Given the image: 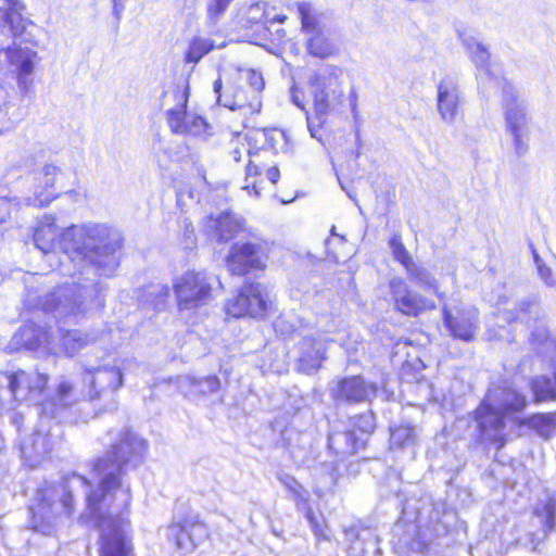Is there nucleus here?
Masks as SVG:
<instances>
[{"label":"nucleus","mask_w":556,"mask_h":556,"mask_svg":"<svg viewBox=\"0 0 556 556\" xmlns=\"http://www.w3.org/2000/svg\"><path fill=\"white\" fill-rule=\"evenodd\" d=\"M292 98H293V102H294L298 106H300L301 109H303V110H304V104L299 102V90H295V91L293 92Z\"/></svg>","instance_id":"obj_45"},{"label":"nucleus","mask_w":556,"mask_h":556,"mask_svg":"<svg viewBox=\"0 0 556 556\" xmlns=\"http://www.w3.org/2000/svg\"><path fill=\"white\" fill-rule=\"evenodd\" d=\"M175 105L165 113L166 122L174 135L199 137L206 135L208 124L204 117L188 112L189 86H175L172 89Z\"/></svg>","instance_id":"obj_11"},{"label":"nucleus","mask_w":556,"mask_h":556,"mask_svg":"<svg viewBox=\"0 0 556 556\" xmlns=\"http://www.w3.org/2000/svg\"><path fill=\"white\" fill-rule=\"evenodd\" d=\"M199 392L203 395L214 394L220 390V380L216 375L205 376L198 381Z\"/></svg>","instance_id":"obj_37"},{"label":"nucleus","mask_w":556,"mask_h":556,"mask_svg":"<svg viewBox=\"0 0 556 556\" xmlns=\"http://www.w3.org/2000/svg\"><path fill=\"white\" fill-rule=\"evenodd\" d=\"M173 528L179 546L191 545L194 547L207 535V526L199 518L185 517L175 522Z\"/></svg>","instance_id":"obj_22"},{"label":"nucleus","mask_w":556,"mask_h":556,"mask_svg":"<svg viewBox=\"0 0 556 556\" xmlns=\"http://www.w3.org/2000/svg\"><path fill=\"white\" fill-rule=\"evenodd\" d=\"M255 132L263 137H269L271 127L249 128L245 131H235L231 134L228 141V154L235 162H241L244 155L248 156V161L250 160V155L256 147L253 144V138L257 136Z\"/></svg>","instance_id":"obj_21"},{"label":"nucleus","mask_w":556,"mask_h":556,"mask_svg":"<svg viewBox=\"0 0 556 556\" xmlns=\"http://www.w3.org/2000/svg\"><path fill=\"white\" fill-rule=\"evenodd\" d=\"M308 92L312 97V109L306 111V123L312 137L321 140L328 131L331 114L342 106L344 92L342 85L336 79L315 75L308 83Z\"/></svg>","instance_id":"obj_7"},{"label":"nucleus","mask_w":556,"mask_h":556,"mask_svg":"<svg viewBox=\"0 0 556 556\" xmlns=\"http://www.w3.org/2000/svg\"><path fill=\"white\" fill-rule=\"evenodd\" d=\"M198 169V173H199V177L200 179L206 184V177H205V172L202 169V168H197Z\"/></svg>","instance_id":"obj_46"},{"label":"nucleus","mask_w":556,"mask_h":556,"mask_svg":"<svg viewBox=\"0 0 556 556\" xmlns=\"http://www.w3.org/2000/svg\"><path fill=\"white\" fill-rule=\"evenodd\" d=\"M36 377L39 382V387H35L34 392L40 393V392L45 391V389L47 388L48 382H49V376L43 372H37Z\"/></svg>","instance_id":"obj_43"},{"label":"nucleus","mask_w":556,"mask_h":556,"mask_svg":"<svg viewBox=\"0 0 556 556\" xmlns=\"http://www.w3.org/2000/svg\"><path fill=\"white\" fill-rule=\"evenodd\" d=\"M143 448V441L125 431L111 445L108 455L99 460L103 468L115 467V471L104 475L85 498L86 513L103 529L99 538V556H136L131 539L125 531L129 525L131 491L122 480L125 467Z\"/></svg>","instance_id":"obj_1"},{"label":"nucleus","mask_w":556,"mask_h":556,"mask_svg":"<svg viewBox=\"0 0 556 556\" xmlns=\"http://www.w3.org/2000/svg\"><path fill=\"white\" fill-rule=\"evenodd\" d=\"M538 270H539L540 277L544 280V282L547 286L553 287L556 285V279L554 278L552 268H549L546 265H540L538 267Z\"/></svg>","instance_id":"obj_40"},{"label":"nucleus","mask_w":556,"mask_h":556,"mask_svg":"<svg viewBox=\"0 0 556 556\" xmlns=\"http://www.w3.org/2000/svg\"><path fill=\"white\" fill-rule=\"evenodd\" d=\"M5 54L9 64L15 66L14 73L18 87L27 90L37 52L22 47H9L5 49Z\"/></svg>","instance_id":"obj_19"},{"label":"nucleus","mask_w":556,"mask_h":556,"mask_svg":"<svg viewBox=\"0 0 556 556\" xmlns=\"http://www.w3.org/2000/svg\"><path fill=\"white\" fill-rule=\"evenodd\" d=\"M503 93L505 94V119L507 128L513 136L514 147L518 154L527 151V144L523 140L527 127V115L525 108L518 101V94L514 86L509 81H505L503 86Z\"/></svg>","instance_id":"obj_13"},{"label":"nucleus","mask_w":556,"mask_h":556,"mask_svg":"<svg viewBox=\"0 0 556 556\" xmlns=\"http://www.w3.org/2000/svg\"><path fill=\"white\" fill-rule=\"evenodd\" d=\"M109 232L101 225H72L60 231L59 249L72 257L80 256L90 265L101 267L103 258L116 250Z\"/></svg>","instance_id":"obj_5"},{"label":"nucleus","mask_w":556,"mask_h":556,"mask_svg":"<svg viewBox=\"0 0 556 556\" xmlns=\"http://www.w3.org/2000/svg\"><path fill=\"white\" fill-rule=\"evenodd\" d=\"M546 513V520L544 525V531H552L554 529L555 507L553 503H547L544 506Z\"/></svg>","instance_id":"obj_41"},{"label":"nucleus","mask_w":556,"mask_h":556,"mask_svg":"<svg viewBox=\"0 0 556 556\" xmlns=\"http://www.w3.org/2000/svg\"><path fill=\"white\" fill-rule=\"evenodd\" d=\"M296 9L301 21V29L304 34L308 35L324 27L320 23V15L311 3L299 2L296 3Z\"/></svg>","instance_id":"obj_28"},{"label":"nucleus","mask_w":556,"mask_h":556,"mask_svg":"<svg viewBox=\"0 0 556 556\" xmlns=\"http://www.w3.org/2000/svg\"><path fill=\"white\" fill-rule=\"evenodd\" d=\"M60 510L53 514V517H71L75 513V496L73 492L65 488L59 498Z\"/></svg>","instance_id":"obj_35"},{"label":"nucleus","mask_w":556,"mask_h":556,"mask_svg":"<svg viewBox=\"0 0 556 556\" xmlns=\"http://www.w3.org/2000/svg\"><path fill=\"white\" fill-rule=\"evenodd\" d=\"M377 430L376 415L365 410L348 418L344 430L333 432L328 438V446L334 453L355 455L369 446Z\"/></svg>","instance_id":"obj_9"},{"label":"nucleus","mask_w":556,"mask_h":556,"mask_svg":"<svg viewBox=\"0 0 556 556\" xmlns=\"http://www.w3.org/2000/svg\"><path fill=\"white\" fill-rule=\"evenodd\" d=\"M416 443L415 428L412 424L402 422L390 428L388 446L390 451H403Z\"/></svg>","instance_id":"obj_26"},{"label":"nucleus","mask_w":556,"mask_h":556,"mask_svg":"<svg viewBox=\"0 0 556 556\" xmlns=\"http://www.w3.org/2000/svg\"><path fill=\"white\" fill-rule=\"evenodd\" d=\"M81 481L85 485H89L90 481L86 477H81Z\"/></svg>","instance_id":"obj_49"},{"label":"nucleus","mask_w":556,"mask_h":556,"mask_svg":"<svg viewBox=\"0 0 556 556\" xmlns=\"http://www.w3.org/2000/svg\"><path fill=\"white\" fill-rule=\"evenodd\" d=\"M281 484L291 493L293 500L299 506L308 507V496L302 484L290 475L279 478Z\"/></svg>","instance_id":"obj_32"},{"label":"nucleus","mask_w":556,"mask_h":556,"mask_svg":"<svg viewBox=\"0 0 556 556\" xmlns=\"http://www.w3.org/2000/svg\"><path fill=\"white\" fill-rule=\"evenodd\" d=\"M112 1H113V3H114V7H117V5H118V7H123V5H124V1H125V0H112Z\"/></svg>","instance_id":"obj_48"},{"label":"nucleus","mask_w":556,"mask_h":556,"mask_svg":"<svg viewBox=\"0 0 556 556\" xmlns=\"http://www.w3.org/2000/svg\"><path fill=\"white\" fill-rule=\"evenodd\" d=\"M176 306L179 312L197 311L214 298L211 277L203 270L189 269L173 282Z\"/></svg>","instance_id":"obj_10"},{"label":"nucleus","mask_w":556,"mask_h":556,"mask_svg":"<svg viewBox=\"0 0 556 556\" xmlns=\"http://www.w3.org/2000/svg\"><path fill=\"white\" fill-rule=\"evenodd\" d=\"M61 344L63 351L73 356L76 352L87 346L88 340L86 336L76 330H65L61 337Z\"/></svg>","instance_id":"obj_31"},{"label":"nucleus","mask_w":556,"mask_h":556,"mask_svg":"<svg viewBox=\"0 0 556 556\" xmlns=\"http://www.w3.org/2000/svg\"><path fill=\"white\" fill-rule=\"evenodd\" d=\"M232 0H210L206 8L207 17L210 21H218L227 11Z\"/></svg>","instance_id":"obj_36"},{"label":"nucleus","mask_w":556,"mask_h":556,"mask_svg":"<svg viewBox=\"0 0 556 556\" xmlns=\"http://www.w3.org/2000/svg\"><path fill=\"white\" fill-rule=\"evenodd\" d=\"M8 8L14 7L18 11H25L26 5L21 0H3Z\"/></svg>","instance_id":"obj_44"},{"label":"nucleus","mask_w":556,"mask_h":556,"mask_svg":"<svg viewBox=\"0 0 556 556\" xmlns=\"http://www.w3.org/2000/svg\"><path fill=\"white\" fill-rule=\"evenodd\" d=\"M271 244L255 232L231 243L225 257V266L233 277H260L268 267Z\"/></svg>","instance_id":"obj_6"},{"label":"nucleus","mask_w":556,"mask_h":556,"mask_svg":"<svg viewBox=\"0 0 556 556\" xmlns=\"http://www.w3.org/2000/svg\"><path fill=\"white\" fill-rule=\"evenodd\" d=\"M25 387L28 393H33L35 387L30 383L29 375L22 369L12 371L8 375V389L12 394H16L17 391Z\"/></svg>","instance_id":"obj_33"},{"label":"nucleus","mask_w":556,"mask_h":556,"mask_svg":"<svg viewBox=\"0 0 556 556\" xmlns=\"http://www.w3.org/2000/svg\"><path fill=\"white\" fill-rule=\"evenodd\" d=\"M388 287L393 309L402 316L418 318L437 309V302L427 294L431 291L425 288L426 292L421 293L399 277L391 279ZM432 294L434 293L432 292Z\"/></svg>","instance_id":"obj_12"},{"label":"nucleus","mask_w":556,"mask_h":556,"mask_svg":"<svg viewBox=\"0 0 556 556\" xmlns=\"http://www.w3.org/2000/svg\"><path fill=\"white\" fill-rule=\"evenodd\" d=\"M305 518L307 519L312 531L318 540H328L325 533V523H320L311 507H306Z\"/></svg>","instance_id":"obj_38"},{"label":"nucleus","mask_w":556,"mask_h":556,"mask_svg":"<svg viewBox=\"0 0 556 556\" xmlns=\"http://www.w3.org/2000/svg\"><path fill=\"white\" fill-rule=\"evenodd\" d=\"M530 390L535 403L548 402L556 400V391L553 383L547 377H534L529 383Z\"/></svg>","instance_id":"obj_29"},{"label":"nucleus","mask_w":556,"mask_h":556,"mask_svg":"<svg viewBox=\"0 0 556 556\" xmlns=\"http://www.w3.org/2000/svg\"><path fill=\"white\" fill-rule=\"evenodd\" d=\"M376 392L375 383L366 382L361 375H354L337 381L332 397L336 401L356 404L368 401Z\"/></svg>","instance_id":"obj_17"},{"label":"nucleus","mask_w":556,"mask_h":556,"mask_svg":"<svg viewBox=\"0 0 556 556\" xmlns=\"http://www.w3.org/2000/svg\"><path fill=\"white\" fill-rule=\"evenodd\" d=\"M253 138L255 150L250 155L245 166L244 187L249 194L258 197L265 189L268 181L276 185L280 179V169L273 156L282 153H292L295 141L290 134L283 129L271 127L269 137H263L258 132Z\"/></svg>","instance_id":"obj_3"},{"label":"nucleus","mask_w":556,"mask_h":556,"mask_svg":"<svg viewBox=\"0 0 556 556\" xmlns=\"http://www.w3.org/2000/svg\"><path fill=\"white\" fill-rule=\"evenodd\" d=\"M74 391V386L68 381H61L55 388V396L65 402Z\"/></svg>","instance_id":"obj_39"},{"label":"nucleus","mask_w":556,"mask_h":556,"mask_svg":"<svg viewBox=\"0 0 556 556\" xmlns=\"http://www.w3.org/2000/svg\"><path fill=\"white\" fill-rule=\"evenodd\" d=\"M527 406L526 395L511 384L490 390L471 414L477 422V441L502 450L508 441L505 420L522 413Z\"/></svg>","instance_id":"obj_2"},{"label":"nucleus","mask_w":556,"mask_h":556,"mask_svg":"<svg viewBox=\"0 0 556 556\" xmlns=\"http://www.w3.org/2000/svg\"><path fill=\"white\" fill-rule=\"evenodd\" d=\"M326 359V346L315 337H304L296 361L298 371L309 375L317 371Z\"/></svg>","instance_id":"obj_18"},{"label":"nucleus","mask_w":556,"mask_h":556,"mask_svg":"<svg viewBox=\"0 0 556 556\" xmlns=\"http://www.w3.org/2000/svg\"><path fill=\"white\" fill-rule=\"evenodd\" d=\"M274 307L273 300L260 282L245 281L224 303V313L229 319H266Z\"/></svg>","instance_id":"obj_8"},{"label":"nucleus","mask_w":556,"mask_h":556,"mask_svg":"<svg viewBox=\"0 0 556 556\" xmlns=\"http://www.w3.org/2000/svg\"><path fill=\"white\" fill-rule=\"evenodd\" d=\"M261 72L253 68H235L214 81L217 101L231 111L242 110L248 114H258L262 110L261 94L264 90Z\"/></svg>","instance_id":"obj_4"},{"label":"nucleus","mask_w":556,"mask_h":556,"mask_svg":"<svg viewBox=\"0 0 556 556\" xmlns=\"http://www.w3.org/2000/svg\"><path fill=\"white\" fill-rule=\"evenodd\" d=\"M442 319L446 330L454 339L466 342L475 339L477 319L476 315L470 309L463 305L454 309L443 306Z\"/></svg>","instance_id":"obj_16"},{"label":"nucleus","mask_w":556,"mask_h":556,"mask_svg":"<svg viewBox=\"0 0 556 556\" xmlns=\"http://www.w3.org/2000/svg\"><path fill=\"white\" fill-rule=\"evenodd\" d=\"M305 49L309 55L321 60L329 59L338 53V48L325 27L307 35Z\"/></svg>","instance_id":"obj_24"},{"label":"nucleus","mask_w":556,"mask_h":556,"mask_svg":"<svg viewBox=\"0 0 556 556\" xmlns=\"http://www.w3.org/2000/svg\"><path fill=\"white\" fill-rule=\"evenodd\" d=\"M490 58V54L485 48L482 46H477L476 48V54H475V62L483 64L488 62Z\"/></svg>","instance_id":"obj_42"},{"label":"nucleus","mask_w":556,"mask_h":556,"mask_svg":"<svg viewBox=\"0 0 556 556\" xmlns=\"http://www.w3.org/2000/svg\"><path fill=\"white\" fill-rule=\"evenodd\" d=\"M215 47L213 40L195 36L188 43L184 61L186 64H197L204 55L214 50Z\"/></svg>","instance_id":"obj_27"},{"label":"nucleus","mask_w":556,"mask_h":556,"mask_svg":"<svg viewBox=\"0 0 556 556\" xmlns=\"http://www.w3.org/2000/svg\"><path fill=\"white\" fill-rule=\"evenodd\" d=\"M515 424L519 427H530L542 432L549 430L554 426L555 418L551 414L535 413L527 417L516 418Z\"/></svg>","instance_id":"obj_30"},{"label":"nucleus","mask_w":556,"mask_h":556,"mask_svg":"<svg viewBox=\"0 0 556 556\" xmlns=\"http://www.w3.org/2000/svg\"><path fill=\"white\" fill-rule=\"evenodd\" d=\"M60 229L53 223L39 224L33 235L35 245L43 253L59 249Z\"/></svg>","instance_id":"obj_25"},{"label":"nucleus","mask_w":556,"mask_h":556,"mask_svg":"<svg viewBox=\"0 0 556 556\" xmlns=\"http://www.w3.org/2000/svg\"><path fill=\"white\" fill-rule=\"evenodd\" d=\"M62 177L61 168L52 164H47L34 173V187L41 203H50L58 197L54 186Z\"/></svg>","instance_id":"obj_20"},{"label":"nucleus","mask_w":556,"mask_h":556,"mask_svg":"<svg viewBox=\"0 0 556 556\" xmlns=\"http://www.w3.org/2000/svg\"><path fill=\"white\" fill-rule=\"evenodd\" d=\"M205 229L207 233L215 236L218 242L222 243L239 240L247 233L253 232L243 217L231 212L207 216L205 218Z\"/></svg>","instance_id":"obj_15"},{"label":"nucleus","mask_w":556,"mask_h":556,"mask_svg":"<svg viewBox=\"0 0 556 556\" xmlns=\"http://www.w3.org/2000/svg\"><path fill=\"white\" fill-rule=\"evenodd\" d=\"M287 20V16L286 15H277L274 21H277L279 23H285Z\"/></svg>","instance_id":"obj_47"},{"label":"nucleus","mask_w":556,"mask_h":556,"mask_svg":"<svg viewBox=\"0 0 556 556\" xmlns=\"http://www.w3.org/2000/svg\"><path fill=\"white\" fill-rule=\"evenodd\" d=\"M389 247L393 260L401 264L407 271L410 280L416 281L420 287L440 295V286L438 280L426 268L419 266L415 267L413 257L409 251L404 245L400 235L395 233L389 239Z\"/></svg>","instance_id":"obj_14"},{"label":"nucleus","mask_w":556,"mask_h":556,"mask_svg":"<svg viewBox=\"0 0 556 556\" xmlns=\"http://www.w3.org/2000/svg\"><path fill=\"white\" fill-rule=\"evenodd\" d=\"M459 94L457 87L451 83L441 81L438 85V112L442 119L454 121L459 110Z\"/></svg>","instance_id":"obj_23"},{"label":"nucleus","mask_w":556,"mask_h":556,"mask_svg":"<svg viewBox=\"0 0 556 556\" xmlns=\"http://www.w3.org/2000/svg\"><path fill=\"white\" fill-rule=\"evenodd\" d=\"M54 502L52 497L47 494V490H40V494L36 500V503L31 507L33 517H43L50 514L53 517V514L56 511L53 510Z\"/></svg>","instance_id":"obj_34"}]
</instances>
